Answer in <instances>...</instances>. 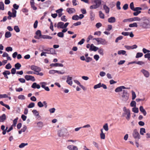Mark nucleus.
Here are the masks:
<instances>
[{"mask_svg": "<svg viewBox=\"0 0 150 150\" xmlns=\"http://www.w3.org/2000/svg\"><path fill=\"white\" fill-rule=\"evenodd\" d=\"M95 4L90 6V8L91 9H96L99 8L101 4V0H95L93 1Z\"/></svg>", "mask_w": 150, "mask_h": 150, "instance_id": "obj_1", "label": "nucleus"}, {"mask_svg": "<svg viewBox=\"0 0 150 150\" xmlns=\"http://www.w3.org/2000/svg\"><path fill=\"white\" fill-rule=\"evenodd\" d=\"M129 96V94L128 93L127 91L123 90L121 95L122 100L124 102H126L128 100Z\"/></svg>", "mask_w": 150, "mask_h": 150, "instance_id": "obj_2", "label": "nucleus"}, {"mask_svg": "<svg viewBox=\"0 0 150 150\" xmlns=\"http://www.w3.org/2000/svg\"><path fill=\"white\" fill-rule=\"evenodd\" d=\"M93 40H96L98 44H101L103 45H106L108 44V42L105 40L101 38H93Z\"/></svg>", "mask_w": 150, "mask_h": 150, "instance_id": "obj_3", "label": "nucleus"}, {"mask_svg": "<svg viewBox=\"0 0 150 150\" xmlns=\"http://www.w3.org/2000/svg\"><path fill=\"white\" fill-rule=\"evenodd\" d=\"M143 28H148L150 27V19H146L143 22L142 24Z\"/></svg>", "mask_w": 150, "mask_h": 150, "instance_id": "obj_4", "label": "nucleus"}, {"mask_svg": "<svg viewBox=\"0 0 150 150\" xmlns=\"http://www.w3.org/2000/svg\"><path fill=\"white\" fill-rule=\"evenodd\" d=\"M132 135L133 137L135 140H139L140 138V136L137 130L136 129L134 130Z\"/></svg>", "mask_w": 150, "mask_h": 150, "instance_id": "obj_5", "label": "nucleus"}, {"mask_svg": "<svg viewBox=\"0 0 150 150\" xmlns=\"http://www.w3.org/2000/svg\"><path fill=\"white\" fill-rule=\"evenodd\" d=\"M67 131V129L65 128H63L60 130H58L57 132L58 136L59 137L63 136L64 134L66 133Z\"/></svg>", "mask_w": 150, "mask_h": 150, "instance_id": "obj_6", "label": "nucleus"}, {"mask_svg": "<svg viewBox=\"0 0 150 150\" xmlns=\"http://www.w3.org/2000/svg\"><path fill=\"white\" fill-rule=\"evenodd\" d=\"M126 115H127V116L126 117V119L129 120L130 117V110H128L127 111L124 112L122 113V116L125 117Z\"/></svg>", "mask_w": 150, "mask_h": 150, "instance_id": "obj_7", "label": "nucleus"}, {"mask_svg": "<svg viewBox=\"0 0 150 150\" xmlns=\"http://www.w3.org/2000/svg\"><path fill=\"white\" fill-rule=\"evenodd\" d=\"M25 78L27 81L30 80L34 81L35 80L34 77L30 75H26L25 76Z\"/></svg>", "mask_w": 150, "mask_h": 150, "instance_id": "obj_8", "label": "nucleus"}, {"mask_svg": "<svg viewBox=\"0 0 150 150\" xmlns=\"http://www.w3.org/2000/svg\"><path fill=\"white\" fill-rule=\"evenodd\" d=\"M141 72L144 74V76L146 78H148L149 76V73L146 70L144 69H142L141 70Z\"/></svg>", "mask_w": 150, "mask_h": 150, "instance_id": "obj_9", "label": "nucleus"}, {"mask_svg": "<svg viewBox=\"0 0 150 150\" xmlns=\"http://www.w3.org/2000/svg\"><path fill=\"white\" fill-rule=\"evenodd\" d=\"M129 88H126L124 86H120L116 88L115 90V91L116 92H119L121 91H122V89H129Z\"/></svg>", "mask_w": 150, "mask_h": 150, "instance_id": "obj_10", "label": "nucleus"}, {"mask_svg": "<svg viewBox=\"0 0 150 150\" xmlns=\"http://www.w3.org/2000/svg\"><path fill=\"white\" fill-rule=\"evenodd\" d=\"M72 78L71 77H70L69 76H67L66 82L70 86H72L73 83L72 81Z\"/></svg>", "mask_w": 150, "mask_h": 150, "instance_id": "obj_11", "label": "nucleus"}, {"mask_svg": "<svg viewBox=\"0 0 150 150\" xmlns=\"http://www.w3.org/2000/svg\"><path fill=\"white\" fill-rule=\"evenodd\" d=\"M67 12L69 14H71L76 12V10L73 8H68L67 9Z\"/></svg>", "mask_w": 150, "mask_h": 150, "instance_id": "obj_12", "label": "nucleus"}, {"mask_svg": "<svg viewBox=\"0 0 150 150\" xmlns=\"http://www.w3.org/2000/svg\"><path fill=\"white\" fill-rule=\"evenodd\" d=\"M40 84L41 85V87L42 88H44L45 90L47 91H49L50 89L49 87L47 86H45L46 84V83L45 82H42L40 83Z\"/></svg>", "mask_w": 150, "mask_h": 150, "instance_id": "obj_13", "label": "nucleus"}, {"mask_svg": "<svg viewBox=\"0 0 150 150\" xmlns=\"http://www.w3.org/2000/svg\"><path fill=\"white\" fill-rule=\"evenodd\" d=\"M11 74L10 72L8 70H5L3 73V74L4 75V76L6 78L8 79V75H9Z\"/></svg>", "mask_w": 150, "mask_h": 150, "instance_id": "obj_14", "label": "nucleus"}, {"mask_svg": "<svg viewBox=\"0 0 150 150\" xmlns=\"http://www.w3.org/2000/svg\"><path fill=\"white\" fill-rule=\"evenodd\" d=\"M98 49V48L94 46L93 44H91V45L90 48L89 49L90 51H96Z\"/></svg>", "mask_w": 150, "mask_h": 150, "instance_id": "obj_15", "label": "nucleus"}, {"mask_svg": "<svg viewBox=\"0 0 150 150\" xmlns=\"http://www.w3.org/2000/svg\"><path fill=\"white\" fill-rule=\"evenodd\" d=\"M67 148L70 150H78L77 147L73 145H69Z\"/></svg>", "mask_w": 150, "mask_h": 150, "instance_id": "obj_16", "label": "nucleus"}, {"mask_svg": "<svg viewBox=\"0 0 150 150\" xmlns=\"http://www.w3.org/2000/svg\"><path fill=\"white\" fill-rule=\"evenodd\" d=\"M31 87L35 89L36 88L39 89L40 88V86L39 84H37V83L35 82L31 86Z\"/></svg>", "mask_w": 150, "mask_h": 150, "instance_id": "obj_17", "label": "nucleus"}, {"mask_svg": "<svg viewBox=\"0 0 150 150\" xmlns=\"http://www.w3.org/2000/svg\"><path fill=\"white\" fill-rule=\"evenodd\" d=\"M12 11L13 12L12 13H11H11L10 14V15L12 16H11V17L15 18V17H16V12H17L13 8L12 9Z\"/></svg>", "mask_w": 150, "mask_h": 150, "instance_id": "obj_18", "label": "nucleus"}, {"mask_svg": "<svg viewBox=\"0 0 150 150\" xmlns=\"http://www.w3.org/2000/svg\"><path fill=\"white\" fill-rule=\"evenodd\" d=\"M64 23L62 22H58L57 24V28H58L64 29Z\"/></svg>", "mask_w": 150, "mask_h": 150, "instance_id": "obj_19", "label": "nucleus"}, {"mask_svg": "<svg viewBox=\"0 0 150 150\" xmlns=\"http://www.w3.org/2000/svg\"><path fill=\"white\" fill-rule=\"evenodd\" d=\"M47 53L48 54H56V52H55V50L53 48H50V50H49V51L48 52H47Z\"/></svg>", "mask_w": 150, "mask_h": 150, "instance_id": "obj_20", "label": "nucleus"}, {"mask_svg": "<svg viewBox=\"0 0 150 150\" xmlns=\"http://www.w3.org/2000/svg\"><path fill=\"white\" fill-rule=\"evenodd\" d=\"M103 8L106 13H108L110 11L109 8L105 4L103 5Z\"/></svg>", "mask_w": 150, "mask_h": 150, "instance_id": "obj_21", "label": "nucleus"}, {"mask_svg": "<svg viewBox=\"0 0 150 150\" xmlns=\"http://www.w3.org/2000/svg\"><path fill=\"white\" fill-rule=\"evenodd\" d=\"M130 22H132L135 21H140L141 19L138 17H134L130 18Z\"/></svg>", "mask_w": 150, "mask_h": 150, "instance_id": "obj_22", "label": "nucleus"}, {"mask_svg": "<svg viewBox=\"0 0 150 150\" xmlns=\"http://www.w3.org/2000/svg\"><path fill=\"white\" fill-rule=\"evenodd\" d=\"M140 111L143 113L144 116H146V112L145 110L144 109L142 106H140L139 107Z\"/></svg>", "mask_w": 150, "mask_h": 150, "instance_id": "obj_23", "label": "nucleus"}, {"mask_svg": "<svg viewBox=\"0 0 150 150\" xmlns=\"http://www.w3.org/2000/svg\"><path fill=\"white\" fill-rule=\"evenodd\" d=\"M116 19L115 17H112L109 18L108 19V21L110 23H113L115 22Z\"/></svg>", "mask_w": 150, "mask_h": 150, "instance_id": "obj_24", "label": "nucleus"}, {"mask_svg": "<svg viewBox=\"0 0 150 150\" xmlns=\"http://www.w3.org/2000/svg\"><path fill=\"white\" fill-rule=\"evenodd\" d=\"M90 18L91 20V21H93L95 18V14L93 12L91 11H90Z\"/></svg>", "mask_w": 150, "mask_h": 150, "instance_id": "obj_25", "label": "nucleus"}, {"mask_svg": "<svg viewBox=\"0 0 150 150\" xmlns=\"http://www.w3.org/2000/svg\"><path fill=\"white\" fill-rule=\"evenodd\" d=\"M6 119V115L5 114H3L0 116V122H3Z\"/></svg>", "mask_w": 150, "mask_h": 150, "instance_id": "obj_26", "label": "nucleus"}, {"mask_svg": "<svg viewBox=\"0 0 150 150\" xmlns=\"http://www.w3.org/2000/svg\"><path fill=\"white\" fill-rule=\"evenodd\" d=\"M5 36L6 38H8L11 36V34L10 32L7 31L6 32Z\"/></svg>", "mask_w": 150, "mask_h": 150, "instance_id": "obj_27", "label": "nucleus"}, {"mask_svg": "<svg viewBox=\"0 0 150 150\" xmlns=\"http://www.w3.org/2000/svg\"><path fill=\"white\" fill-rule=\"evenodd\" d=\"M41 38H42L44 39H51L52 38V37L46 35H42V37Z\"/></svg>", "mask_w": 150, "mask_h": 150, "instance_id": "obj_28", "label": "nucleus"}, {"mask_svg": "<svg viewBox=\"0 0 150 150\" xmlns=\"http://www.w3.org/2000/svg\"><path fill=\"white\" fill-rule=\"evenodd\" d=\"M21 66V64L19 63H17L15 64V69L18 70L20 69Z\"/></svg>", "mask_w": 150, "mask_h": 150, "instance_id": "obj_29", "label": "nucleus"}, {"mask_svg": "<svg viewBox=\"0 0 150 150\" xmlns=\"http://www.w3.org/2000/svg\"><path fill=\"white\" fill-rule=\"evenodd\" d=\"M4 10V4L2 1L0 2V10Z\"/></svg>", "mask_w": 150, "mask_h": 150, "instance_id": "obj_30", "label": "nucleus"}, {"mask_svg": "<svg viewBox=\"0 0 150 150\" xmlns=\"http://www.w3.org/2000/svg\"><path fill=\"white\" fill-rule=\"evenodd\" d=\"M126 51L123 50H120L118 52V54L120 55L121 54H122L123 55L125 54V55H127V54H126Z\"/></svg>", "mask_w": 150, "mask_h": 150, "instance_id": "obj_31", "label": "nucleus"}, {"mask_svg": "<svg viewBox=\"0 0 150 150\" xmlns=\"http://www.w3.org/2000/svg\"><path fill=\"white\" fill-rule=\"evenodd\" d=\"M146 133L145 129L144 128H142L140 129V133L141 135H143L144 133Z\"/></svg>", "mask_w": 150, "mask_h": 150, "instance_id": "obj_32", "label": "nucleus"}, {"mask_svg": "<svg viewBox=\"0 0 150 150\" xmlns=\"http://www.w3.org/2000/svg\"><path fill=\"white\" fill-rule=\"evenodd\" d=\"M143 55V54L142 53L138 52L137 53L135 57L136 58H138L141 57Z\"/></svg>", "mask_w": 150, "mask_h": 150, "instance_id": "obj_33", "label": "nucleus"}, {"mask_svg": "<svg viewBox=\"0 0 150 150\" xmlns=\"http://www.w3.org/2000/svg\"><path fill=\"white\" fill-rule=\"evenodd\" d=\"M138 26L137 24L136 23H134L132 24H129V27L131 28L135 27H137Z\"/></svg>", "mask_w": 150, "mask_h": 150, "instance_id": "obj_34", "label": "nucleus"}, {"mask_svg": "<svg viewBox=\"0 0 150 150\" xmlns=\"http://www.w3.org/2000/svg\"><path fill=\"white\" fill-rule=\"evenodd\" d=\"M98 52L101 55H103L104 54V50L102 48H98Z\"/></svg>", "mask_w": 150, "mask_h": 150, "instance_id": "obj_35", "label": "nucleus"}, {"mask_svg": "<svg viewBox=\"0 0 150 150\" xmlns=\"http://www.w3.org/2000/svg\"><path fill=\"white\" fill-rule=\"evenodd\" d=\"M14 29L17 33H18L20 31V28L17 25H16L14 26Z\"/></svg>", "mask_w": 150, "mask_h": 150, "instance_id": "obj_36", "label": "nucleus"}, {"mask_svg": "<svg viewBox=\"0 0 150 150\" xmlns=\"http://www.w3.org/2000/svg\"><path fill=\"white\" fill-rule=\"evenodd\" d=\"M28 145V143H22L19 146V148H22Z\"/></svg>", "mask_w": 150, "mask_h": 150, "instance_id": "obj_37", "label": "nucleus"}, {"mask_svg": "<svg viewBox=\"0 0 150 150\" xmlns=\"http://www.w3.org/2000/svg\"><path fill=\"white\" fill-rule=\"evenodd\" d=\"M79 16L77 15H74L72 17V19L75 20H78L79 19Z\"/></svg>", "mask_w": 150, "mask_h": 150, "instance_id": "obj_38", "label": "nucleus"}, {"mask_svg": "<svg viewBox=\"0 0 150 150\" xmlns=\"http://www.w3.org/2000/svg\"><path fill=\"white\" fill-rule=\"evenodd\" d=\"M131 92L132 96V100H134L135 98L136 97V95L135 92L133 91H132Z\"/></svg>", "mask_w": 150, "mask_h": 150, "instance_id": "obj_39", "label": "nucleus"}, {"mask_svg": "<svg viewBox=\"0 0 150 150\" xmlns=\"http://www.w3.org/2000/svg\"><path fill=\"white\" fill-rule=\"evenodd\" d=\"M99 15L100 18L103 19L104 18V15L102 12L100 11H99Z\"/></svg>", "mask_w": 150, "mask_h": 150, "instance_id": "obj_40", "label": "nucleus"}, {"mask_svg": "<svg viewBox=\"0 0 150 150\" xmlns=\"http://www.w3.org/2000/svg\"><path fill=\"white\" fill-rule=\"evenodd\" d=\"M132 111L134 113H137L139 112V109L135 107L132 108Z\"/></svg>", "mask_w": 150, "mask_h": 150, "instance_id": "obj_41", "label": "nucleus"}, {"mask_svg": "<svg viewBox=\"0 0 150 150\" xmlns=\"http://www.w3.org/2000/svg\"><path fill=\"white\" fill-rule=\"evenodd\" d=\"M101 83H100L98 84L97 85H95L94 86V87H93L95 89H96L98 88H99L101 87Z\"/></svg>", "mask_w": 150, "mask_h": 150, "instance_id": "obj_42", "label": "nucleus"}, {"mask_svg": "<svg viewBox=\"0 0 150 150\" xmlns=\"http://www.w3.org/2000/svg\"><path fill=\"white\" fill-rule=\"evenodd\" d=\"M104 129L106 131H108L109 129L108 124L107 123L105 124L103 126Z\"/></svg>", "mask_w": 150, "mask_h": 150, "instance_id": "obj_43", "label": "nucleus"}, {"mask_svg": "<svg viewBox=\"0 0 150 150\" xmlns=\"http://www.w3.org/2000/svg\"><path fill=\"white\" fill-rule=\"evenodd\" d=\"M123 38V37L122 36H120L118 37H117L115 40V42L116 43H117L118 42V41L119 40H121Z\"/></svg>", "mask_w": 150, "mask_h": 150, "instance_id": "obj_44", "label": "nucleus"}, {"mask_svg": "<svg viewBox=\"0 0 150 150\" xmlns=\"http://www.w3.org/2000/svg\"><path fill=\"white\" fill-rule=\"evenodd\" d=\"M144 58H147L150 61V53H147L144 55Z\"/></svg>", "mask_w": 150, "mask_h": 150, "instance_id": "obj_45", "label": "nucleus"}, {"mask_svg": "<svg viewBox=\"0 0 150 150\" xmlns=\"http://www.w3.org/2000/svg\"><path fill=\"white\" fill-rule=\"evenodd\" d=\"M35 104L34 103H31L28 106V108H31L34 107Z\"/></svg>", "mask_w": 150, "mask_h": 150, "instance_id": "obj_46", "label": "nucleus"}, {"mask_svg": "<svg viewBox=\"0 0 150 150\" xmlns=\"http://www.w3.org/2000/svg\"><path fill=\"white\" fill-rule=\"evenodd\" d=\"M35 34L37 35H38L39 37H42V36L41 34V32L39 30H38L36 32Z\"/></svg>", "mask_w": 150, "mask_h": 150, "instance_id": "obj_47", "label": "nucleus"}, {"mask_svg": "<svg viewBox=\"0 0 150 150\" xmlns=\"http://www.w3.org/2000/svg\"><path fill=\"white\" fill-rule=\"evenodd\" d=\"M136 103L134 101H132L130 103V106L132 107H135Z\"/></svg>", "mask_w": 150, "mask_h": 150, "instance_id": "obj_48", "label": "nucleus"}, {"mask_svg": "<svg viewBox=\"0 0 150 150\" xmlns=\"http://www.w3.org/2000/svg\"><path fill=\"white\" fill-rule=\"evenodd\" d=\"M18 118L17 117L15 118L13 121V124L12 125L13 126H15L17 124Z\"/></svg>", "mask_w": 150, "mask_h": 150, "instance_id": "obj_49", "label": "nucleus"}, {"mask_svg": "<svg viewBox=\"0 0 150 150\" xmlns=\"http://www.w3.org/2000/svg\"><path fill=\"white\" fill-rule=\"evenodd\" d=\"M33 114L36 116H39V114L38 112L36 110H33L32 111Z\"/></svg>", "mask_w": 150, "mask_h": 150, "instance_id": "obj_50", "label": "nucleus"}, {"mask_svg": "<svg viewBox=\"0 0 150 150\" xmlns=\"http://www.w3.org/2000/svg\"><path fill=\"white\" fill-rule=\"evenodd\" d=\"M37 125L38 127L41 128L42 127L43 125V122H38L37 123Z\"/></svg>", "mask_w": 150, "mask_h": 150, "instance_id": "obj_51", "label": "nucleus"}, {"mask_svg": "<svg viewBox=\"0 0 150 150\" xmlns=\"http://www.w3.org/2000/svg\"><path fill=\"white\" fill-rule=\"evenodd\" d=\"M57 36L60 38H63L64 36V33H62V32H60L58 33L57 34Z\"/></svg>", "mask_w": 150, "mask_h": 150, "instance_id": "obj_52", "label": "nucleus"}, {"mask_svg": "<svg viewBox=\"0 0 150 150\" xmlns=\"http://www.w3.org/2000/svg\"><path fill=\"white\" fill-rule=\"evenodd\" d=\"M18 98L19 99L23 100L25 99V97L23 95H20L18 96Z\"/></svg>", "mask_w": 150, "mask_h": 150, "instance_id": "obj_53", "label": "nucleus"}, {"mask_svg": "<svg viewBox=\"0 0 150 150\" xmlns=\"http://www.w3.org/2000/svg\"><path fill=\"white\" fill-rule=\"evenodd\" d=\"M142 51L144 54H146V53H149L150 52V51L147 50L145 48H143L142 49Z\"/></svg>", "mask_w": 150, "mask_h": 150, "instance_id": "obj_54", "label": "nucleus"}, {"mask_svg": "<svg viewBox=\"0 0 150 150\" xmlns=\"http://www.w3.org/2000/svg\"><path fill=\"white\" fill-rule=\"evenodd\" d=\"M37 105L40 108L44 106V105L41 101H39L38 102V103H37Z\"/></svg>", "mask_w": 150, "mask_h": 150, "instance_id": "obj_55", "label": "nucleus"}, {"mask_svg": "<svg viewBox=\"0 0 150 150\" xmlns=\"http://www.w3.org/2000/svg\"><path fill=\"white\" fill-rule=\"evenodd\" d=\"M12 66L10 63H8L7 64L5 68L8 69H10L11 68Z\"/></svg>", "mask_w": 150, "mask_h": 150, "instance_id": "obj_56", "label": "nucleus"}, {"mask_svg": "<svg viewBox=\"0 0 150 150\" xmlns=\"http://www.w3.org/2000/svg\"><path fill=\"white\" fill-rule=\"evenodd\" d=\"M120 2L119 1H117L116 4V6L117 8L119 10H120L121 9V7L120 6Z\"/></svg>", "mask_w": 150, "mask_h": 150, "instance_id": "obj_57", "label": "nucleus"}, {"mask_svg": "<svg viewBox=\"0 0 150 150\" xmlns=\"http://www.w3.org/2000/svg\"><path fill=\"white\" fill-rule=\"evenodd\" d=\"M142 8L141 7H136L135 8H134L133 11H140L139 10H142Z\"/></svg>", "mask_w": 150, "mask_h": 150, "instance_id": "obj_58", "label": "nucleus"}, {"mask_svg": "<svg viewBox=\"0 0 150 150\" xmlns=\"http://www.w3.org/2000/svg\"><path fill=\"white\" fill-rule=\"evenodd\" d=\"M6 51L8 52L9 51H12L13 50V49L11 47H8L6 48Z\"/></svg>", "mask_w": 150, "mask_h": 150, "instance_id": "obj_59", "label": "nucleus"}, {"mask_svg": "<svg viewBox=\"0 0 150 150\" xmlns=\"http://www.w3.org/2000/svg\"><path fill=\"white\" fill-rule=\"evenodd\" d=\"M145 64V63L143 61H136V64L142 65L143 64Z\"/></svg>", "mask_w": 150, "mask_h": 150, "instance_id": "obj_60", "label": "nucleus"}, {"mask_svg": "<svg viewBox=\"0 0 150 150\" xmlns=\"http://www.w3.org/2000/svg\"><path fill=\"white\" fill-rule=\"evenodd\" d=\"M55 109L53 108L49 109V110L50 113H54L55 111Z\"/></svg>", "mask_w": 150, "mask_h": 150, "instance_id": "obj_61", "label": "nucleus"}, {"mask_svg": "<svg viewBox=\"0 0 150 150\" xmlns=\"http://www.w3.org/2000/svg\"><path fill=\"white\" fill-rule=\"evenodd\" d=\"M129 6L130 9L132 10H133L134 8L133 2H132L130 3Z\"/></svg>", "mask_w": 150, "mask_h": 150, "instance_id": "obj_62", "label": "nucleus"}, {"mask_svg": "<svg viewBox=\"0 0 150 150\" xmlns=\"http://www.w3.org/2000/svg\"><path fill=\"white\" fill-rule=\"evenodd\" d=\"M101 32L100 31H97V32H95L94 33V35H97L98 36H100L101 34Z\"/></svg>", "mask_w": 150, "mask_h": 150, "instance_id": "obj_63", "label": "nucleus"}, {"mask_svg": "<svg viewBox=\"0 0 150 150\" xmlns=\"http://www.w3.org/2000/svg\"><path fill=\"white\" fill-rule=\"evenodd\" d=\"M102 26V24L100 23H97L96 25V27L98 28H99L100 27H101Z\"/></svg>", "mask_w": 150, "mask_h": 150, "instance_id": "obj_64", "label": "nucleus"}]
</instances>
